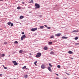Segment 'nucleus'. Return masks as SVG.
<instances>
[{"label":"nucleus","instance_id":"nucleus-11","mask_svg":"<svg viewBox=\"0 0 79 79\" xmlns=\"http://www.w3.org/2000/svg\"><path fill=\"white\" fill-rule=\"evenodd\" d=\"M50 53L51 55H53L54 54V52L53 51H51L50 52Z\"/></svg>","mask_w":79,"mask_h":79},{"label":"nucleus","instance_id":"nucleus-8","mask_svg":"<svg viewBox=\"0 0 79 79\" xmlns=\"http://www.w3.org/2000/svg\"><path fill=\"white\" fill-rule=\"evenodd\" d=\"M24 77L25 78H27L28 77V75H24Z\"/></svg>","mask_w":79,"mask_h":79},{"label":"nucleus","instance_id":"nucleus-28","mask_svg":"<svg viewBox=\"0 0 79 79\" xmlns=\"http://www.w3.org/2000/svg\"><path fill=\"white\" fill-rule=\"evenodd\" d=\"M8 44V43H7V42H4V44L5 45H6V44Z\"/></svg>","mask_w":79,"mask_h":79},{"label":"nucleus","instance_id":"nucleus-5","mask_svg":"<svg viewBox=\"0 0 79 79\" xmlns=\"http://www.w3.org/2000/svg\"><path fill=\"white\" fill-rule=\"evenodd\" d=\"M41 68L42 69H45V65L44 64H42L41 66Z\"/></svg>","mask_w":79,"mask_h":79},{"label":"nucleus","instance_id":"nucleus-48","mask_svg":"<svg viewBox=\"0 0 79 79\" xmlns=\"http://www.w3.org/2000/svg\"><path fill=\"white\" fill-rule=\"evenodd\" d=\"M26 69H28V68H26Z\"/></svg>","mask_w":79,"mask_h":79},{"label":"nucleus","instance_id":"nucleus-17","mask_svg":"<svg viewBox=\"0 0 79 79\" xmlns=\"http://www.w3.org/2000/svg\"><path fill=\"white\" fill-rule=\"evenodd\" d=\"M44 26H41L40 27V29H44Z\"/></svg>","mask_w":79,"mask_h":79},{"label":"nucleus","instance_id":"nucleus-33","mask_svg":"<svg viewBox=\"0 0 79 79\" xmlns=\"http://www.w3.org/2000/svg\"><path fill=\"white\" fill-rule=\"evenodd\" d=\"M47 28V29H51V27H48Z\"/></svg>","mask_w":79,"mask_h":79},{"label":"nucleus","instance_id":"nucleus-49","mask_svg":"<svg viewBox=\"0 0 79 79\" xmlns=\"http://www.w3.org/2000/svg\"><path fill=\"white\" fill-rule=\"evenodd\" d=\"M56 75L57 76H58V74H56Z\"/></svg>","mask_w":79,"mask_h":79},{"label":"nucleus","instance_id":"nucleus-27","mask_svg":"<svg viewBox=\"0 0 79 79\" xmlns=\"http://www.w3.org/2000/svg\"><path fill=\"white\" fill-rule=\"evenodd\" d=\"M57 68H60L61 66H60V65H57Z\"/></svg>","mask_w":79,"mask_h":79},{"label":"nucleus","instance_id":"nucleus-46","mask_svg":"<svg viewBox=\"0 0 79 79\" xmlns=\"http://www.w3.org/2000/svg\"><path fill=\"white\" fill-rule=\"evenodd\" d=\"M34 64L35 65V66H37V64Z\"/></svg>","mask_w":79,"mask_h":79},{"label":"nucleus","instance_id":"nucleus-42","mask_svg":"<svg viewBox=\"0 0 79 79\" xmlns=\"http://www.w3.org/2000/svg\"><path fill=\"white\" fill-rule=\"evenodd\" d=\"M56 79H59V78H58V77H56Z\"/></svg>","mask_w":79,"mask_h":79},{"label":"nucleus","instance_id":"nucleus-4","mask_svg":"<svg viewBox=\"0 0 79 79\" xmlns=\"http://www.w3.org/2000/svg\"><path fill=\"white\" fill-rule=\"evenodd\" d=\"M36 58H39L40 57V52H38L37 53V54L36 55Z\"/></svg>","mask_w":79,"mask_h":79},{"label":"nucleus","instance_id":"nucleus-18","mask_svg":"<svg viewBox=\"0 0 79 79\" xmlns=\"http://www.w3.org/2000/svg\"><path fill=\"white\" fill-rule=\"evenodd\" d=\"M11 23L10 22H8L7 23V24H8V25H10L11 24Z\"/></svg>","mask_w":79,"mask_h":79},{"label":"nucleus","instance_id":"nucleus-20","mask_svg":"<svg viewBox=\"0 0 79 79\" xmlns=\"http://www.w3.org/2000/svg\"><path fill=\"white\" fill-rule=\"evenodd\" d=\"M26 66H24V67H23L22 69H26Z\"/></svg>","mask_w":79,"mask_h":79},{"label":"nucleus","instance_id":"nucleus-52","mask_svg":"<svg viewBox=\"0 0 79 79\" xmlns=\"http://www.w3.org/2000/svg\"><path fill=\"white\" fill-rule=\"evenodd\" d=\"M3 67H5V66L4 65H3Z\"/></svg>","mask_w":79,"mask_h":79},{"label":"nucleus","instance_id":"nucleus-53","mask_svg":"<svg viewBox=\"0 0 79 79\" xmlns=\"http://www.w3.org/2000/svg\"><path fill=\"white\" fill-rule=\"evenodd\" d=\"M52 50H53V49H51L50 50H51V51H52Z\"/></svg>","mask_w":79,"mask_h":79},{"label":"nucleus","instance_id":"nucleus-6","mask_svg":"<svg viewBox=\"0 0 79 79\" xmlns=\"http://www.w3.org/2000/svg\"><path fill=\"white\" fill-rule=\"evenodd\" d=\"M61 34V33H58L57 34H56L55 36H57V37H58L59 36H60Z\"/></svg>","mask_w":79,"mask_h":79},{"label":"nucleus","instance_id":"nucleus-32","mask_svg":"<svg viewBox=\"0 0 79 79\" xmlns=\"http://www.w3.org/2000/svg\"><path fill=\"white\" fill-rule=\"evenodd\" d=\"M49 65L51 67H52V64H51L49 63Z\"/></svg>","mask_w":79,"mask_h":79},{"label":"nucleus","instance_id":"nucleus-24","mask_svg":"<svg viewBox=\"0 0 79 79\" xmlns=\"http://www.w3.org/2000/svg\"><path fill=\"white\" fill-rule=\"evenodd\" d=\"M17 10H20L21 9V7L19 6H18L17 7Z\"/></svg>","mask_w":79,"mask_h":79},{"label":"nucleus","instance_id":"nucleus-51","mask_svg":"<svg viewBox=\"0 0 79 79\" xmlns=\"http://www.w3.org/2000/svg\"><path fill=\"white\" fill-rule=\"evenodd\" d=\"M79 44V43L77 44V45H78Z\"/></svg>","mask_w":79,"mask_h":79},{"label":"nucleus","instance_id":"nucleus-22","mask_svg":"<svg viewBox=\"0 0 79 79\" xmlns=\"http://www.w3.org/2000/svg\"><path fill=\"white\" fill-rule=\"evenodd\" d=\"M23 50H20L19 51V53H23Z\"/></svg>","mask_w":79,"mask_h":79},{"label":"nucleus","instance_id":"nucleus-14","mask_svg":"<svg viewBox=\"0 0 79 79\" xmlns=\"http://www.w3.org/2000/svg\"><path fill=\"white\" fill-rule=\"evenodd\" d=\"M48 44L49 45H52V44H53V43H52V42L50 41L48 43Z\"/></svg>","mask_w":79,"mask_h":79},{"label":"nucleus","instance_id":"nucleus-39","mask_svg":"<svg viewBox=\"0 0 79 79\" xmlns=\"http://www.w3.org/2000/svg\"><path fill=\"white\" fill-rule=\"evenodd\" d=\"M2 74H0V76H2Z\"/></svg>","mask_w":79,"mask_h":79},{"label":"nucleus","instance_id":"nucleus-1","mask_svg":"<svg viewBox=\"0 0 79 79\" xmlns=\"http://www.w3.org/2000/svg\"><path fill=\"white\" fill-rule=\"evenodd\" d=\"M35 9H38V8H40V5L39 4L35 3Z\"/></svg>","mask_w":79,"mask_h":79},{"label":"nucleus","instance_id":"nucleus-26","mask_svg":"<svg viewBox=\"0 0 79 79\" xmlns=\"http://www.w3.org/2000/svg\"><path fill=\"white\" fill-rule=\"evenodd\" d=\"M13 26V23H10V26H11V27H12V26Z\"/></svg>","mask_w":79,"mask_h":79},{"label":"nucleus","instance_id":"nucleus-7","mask_svg":"<svg viewBox=\"0 0 79 79\" xmlns=\"http://www.w3.org/2000/svg\"><path fill=\"white\" fill-rule=\"evenodd\" d=\"M44 50H48V48L47 47H45L44 48Z\"/></svg>","mask_w":79,"mask_h":79},{"label":"nucleus","instance_id":"nucleus-44","mask_svg":"<svg viewBox=\"0 0 79 79\" xmlns=\"http://www.w3.org/2000/svg\"><path fill=\"white\" fill-rule=\"evenodd\" d=\"M41 55H42V54H41V53H40V56Z\"/></svg>","mask_w":79,"mask_h":79},{"label":"nucleus","instance_id":"nucleus-41","mask_svg":"<svg viewBox=\"0 0 79 79\" xmlns=\"http://www.w3.org/2000/svg\"><path fill=\"white\" fill-rule=\"evenodd\" d=\"M0 1H1V2H3V0H0Z\"/></svg>","mask_w":79,"mask_h":79},{"label":"nucleus","instance_id":"nucleus-34","mask_svg":"<svg viewBox=\"0 0 79 79\" xmlns=\"http://www.w3.org/2000/svg\"><path fill=\"white\" fill-rule=\"evenodd\" d=\"M66 73V74H67V75H68V76H69V74L68 73Z\"/></svg>","mask_w":79,"mask_h":79},{"label":"nucleus","instance_id":"nucleus-23","mask_svg":"<svg viewBox=\"0 0 79 79\" xmlns=\"http://www.w3.org/2000/svg\"><path fill=\"white\" fill-rule=\"evenodd\" d=\"M14 44H18V42L17 41H15L14 42Z\"/></svg>","mask_w":79,"mask_h":79},{"label":"nucleus","instance_id":"nucleus-31","mask_svg":"<svg viewBox=\"0 0 79 79\" xmlns=\"http://www.w3.org/2000/svg\"><path fill=\"white\" fill-rule=\"evenodd\" d=\"M4 69H8V68H7V67H4Z\"/></svg>","mask_w":79,"mask_h":79},{"label":"nucleus","instance_id":"nucleus-21","mask_svg":"<svg viewBox=\"0 0 79 79\" xmlns=\"http://www.w3.org/2000/svg\"><path fill=\"white\" fill-rule=\"evenodd\" d=\"M22 37H23V38H25L26 36V35H24Z\"/></svg>","mask_w":79,"mask_h":79},{"label":"nucleus","instance_id":"nucleus-37","mask_svg":"<svg viewBox=\"0 0 79 79\" xmlns=\"http://www.w3.org/2000/svg\"><path fill=\"white\" fill-rule=\"evenodd\" d=\"M44 26H45L46 27H47V26L46 25H45Z\"/></svg>","mask_w":79,"mask_h":79},{"label":"nucleus","instance_id":"nucleus-25","mask_svg":"<svg viewBox=\"0 0 79 79\" xmlns=\"http://www.w3.org/2000/svg\"><path fill=\"white\" fill-rule=\"evenodd\" d=\"M23 39H24V38L22 36L21 38V40H23Z\"/></svg>","mask_w":79,"mask_h":79},{"label":"nucleus","instance_id":"nucleus-38","mask_svg":"<svg viewBox=\"0 0 79 79\" xmlns=\"http://www.w3.org/2000/svg\"><path fill=\"white\" fill-rule=\"evenodd\" d=\"M70 59H71V60H73V57H71V58H70Z\"/></svg>","mask_w":79,"mask_h":79},{"label":"nucleus","instance_id":"nucleus-9","mask_svg":"<svg viewBox=\"0 0 79 79\" xmlns=\"http://www.w3.org/2000/svg\"><path fill=\"white\" fill-rule=\"evenodd\" d=\"M68 53H69V54H72V53H73V52L71 51H69Z\"/></svg>","mask_w":79,"mask_h":79},{"label":"nucleus","instance_id":"nucleus-50","mask_svg":"<svg viewBox=\"0 0 79 79\" xmlns=\"http://www.w3.org/2000/svg\"><path fill=\"white\" fill-rule=\"evenodd\" d=\"M29 3H31V1L30 2H29Z\"/></svg>","mask_w":79,"mask_h":79},{"label":"nucleus","instance_id":"nucleus-19","mask_svg":"<svg viewBox=\"0 0 79 79\" xmlns=\"http://www.w3.org/2000/svg\"><path fill=\"white\" fill-rule=\"evenodd\" d=\"M50 39H53V38H54V36L53 35L51 36L50 37Z\"/></svg>","mask_w":79,"mask_h":79},{"label":"nucleus","instance_id":"nucleus-15","mask_svg":"<svg viewBox=\"0 0 79 79\" xmlns=\"http://www.w3.org/2000/svg\"><path fill=\"white\" fill-rule=\"evenodd\" d=\"M48 69L49 71H52V70H51V69L50 68V67H48Z\"/></svg>","mask_w":79,"mask_h":79},{"label":"nucleus","instance_id":"nucleus-29","mask_svg":"<svg viewBox=\"0 0 79 79\" xmlns=\"http://www.w3.org/2000/svg\"><path fill=\"white\" fill-rule=\"evenodd\" d=\"M78 39V37H76L75 38V40H77Z\"/></svg>","mask_w":79,"mask_h":79},{"label":"nucleus","instance_id":"nucleus-35","mask_svg":"<svg viewBox=\"0 0 79 79\" xmlns=\"http://www.w3.org/2000/svg\"><path fill=\"white\" fill-rule=\"evenodd\" d=\"M36 63H37V61H36L34 62V64H36Z\"/></svg>","mask_w":79,"mask_h":79},{"label":"nucleus","instance_id":"nucleus-55","mask_svg":"<svg viewBox=\"0 0 79 79\" xmlns=\"http://www.w3.org/2000/svg\"><path fill=\"white\" fill-rule=\"evenodd\" d=\"M0 30H1V29H0Z\"/></svg>","mask_w":79,"mask_h":79},{"label":"nucleus","instance_id":"nucleus-16","mask_svg":"<svg viewBox=\"0 0 79 79\" xmlns=\"http://www.w3.org/2000/svg\"><path fill=\"white\" fill-rule=\"evenodd\" d=\"M5 56V55L4 54H2L1 55V56L2 57H3L4 56Z\"/></svg>","mask_w":79,"mask_h":79},{"label":"nucleus","instance_id":"nucleus-10","mask_svg":"<svg viewBox=\"0 0 79 79\" xmlns=\"http://www.w3.org/2000/svg\"><path fill=\"white\" fill-rule=\"evenodd\" d=\"M79 32V30L76 31V30H74L72 32Z\"/></svg>","mask_w":79,"mask_h":79},{"label":"nucleus","instance_id":"nucleus-3","mask_svg":"<svg viewBox=\"0 0 79 79\" xmlns=\"http://www.w3.org/2000/svg\"><path fill=\"white\" fill-rule=\"evenodd\" d=\"M36 30H37V28H32L31 29V31H32L34 32V31H36Z\"/></svg>","mask_w":79,"mask_h":79},{"label":"nucleus","instance_id":"nucleus-13","mask_svg":"<svg viewBox=\"0 0 79 79\" xmlns=\"http://www.w3.org/2000/svg\"><path fill=\"white\" fill-rule=\"evenodd\" d=\"M62 39H68V37L63 36L62 37Z\"/></svg>","mask_w":79,"mask_h":79},{"label":"nucleus","instance_id":"nucleus-47","mask_svg":"<svg viewBox=\"0 0 79 79\" xmlns=\"http://www.w3.org/2000/svg\"><path fill=\"white\" fill-rule=\"evenodd\" d=\"M29 13H32V12H31V11H30V12H29Z\"/></svg>","mask_w":79,"mask_h":79},{"label":"nucleus","instance_id":"nucleus-45","mask_svg":"<svg viewBox=\"0 0 79 79\" xmlns=\"http://www.w3.org/2000/svg\"><path fill=\"white\" fill-rule=\"evenodd\" d=\"M22 3H23V4H24V2H22Z\"/></svg>","mask_w":79,"mask_h":79},{"label":"nucleus","instance_id":"nucleus-54","mask_svg":"<svg viewBox=\"0 0 79 79\" xmlns=\"http://www.w3.org/2000/svg\"><path fill=\"white\" fill-rule=\"evenodd\" d=\"M28 8H29L30 7H28Z\"/></svg>","mask_w":79,"mask_h":79},{"label":"nucleus","instance_id":"nucleus-36","mask_svg":"<svg viewBox=\"0 0 79 79\" xmlns=\"http://www.w3.org/2000/svg\"><path fill=\"white\" fill-rule=\"evenodd\" d=\"M22 34H24V32H22Z\"/></svg>","mask_w":79,"mask_h":79},{"label":"nucleus","instance_id":"nucleus-43","mask_svg":"<svg viewBox=\"0 0 79 79\" xmlns=\"http://www.w3.org/2000/svg\"><path fill=\"white\" fill-rule=\"evenodd\" d=\"M29 55H32V54H31V53H30Z\"/></svg>","mask_w":79,"mask_h":79},{"label":"nucleus","instance_id":"nucleus-30","mask_svg":"<svg viewBox=\"0 0 79 79\" xmlns=\"http://www.w3.org/2000/svg\"><path fill=\"white\" fill-rule=\"evenodd\" d=\"M30 2L31 3H32L33 2H34V1L32 0H31V1Z\"/></svg>","mask_w":79,"mask_h":79},{"label":"nucleus","instance_id":"nucleus-40","mask_svg":"<svg viewBox=\"0 0 79 79\" xmlns=\"http://www.w3.org/2000/svg\"><path fill=\"white\" fill-rule=\"evenodd\" d=\"M40 17L41 18H42V15H40Z\"/></svg>","mask_w":79,"mask_h":79},{"label":"nucleus","instance_id":"nucleus-2","mask_svg":"<svg viewBox=\"0 0 79 79\" xmlns=\"http://www.w3.org/2000/svg\"><path fill=\"white\" fill-rule=\"evenodd\" d=\"M12 63L14 64L15 66H16V65H18V63H17L16 61H12Z\"/></svg>","mask_w":79,"mask_h":79},{"label":"nucleus","instance_id":"nucleus-12","mask_svg":"<svg viewBox=\"0 0 79 79\" xmlns=\"http://www.w3.org/2000/svg\"><path fill=\"white\" fill-rule=\"evenodd\" d=\"M19 18L20 19H23L24 18V16H23V15H21Z\"/></svg>","mask_w":79,"mask_h":79}]
</instances>
